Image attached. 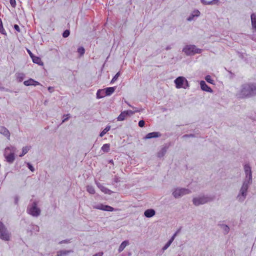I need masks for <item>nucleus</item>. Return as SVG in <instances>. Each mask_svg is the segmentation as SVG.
Returning <instances> with one entry per match:
<instances>
[{"label":"nucleus","instance_id":"30","mask_svg":"<svg viewBox=\"0 0 256 256\" xmlns=\"http://www.w3.org/2000/svg\"><path fill=\"white\" fill-rule=\"evenodd\" d=\"M110 126H107L100 133V136L102 137L108 131L110 130Z\"/></svg>","mask_w":256,"mask_h":256},{"label":"nucleus","instance_id":"49","mask_svg":"<svg viewBox=\"0 0 256 256\" xmlns=\"http://www.w3.org/2000/svg\"><path fill=\"white\" fill-rule=\"evenodd\" d=\"M70 242V240H63L60 241L59 242V244H63V243H68V242Z\"/></svg>","mask_w":256,"mask_h":256},{"label":"nucleus","instance_id":"20","mask_svg":"<svg viewBox=\"0 0 256 256\" xmlns=\"http://www.w3.org/2000/svg\"><path fill=\"white\" fill-rule=\"evenodd\" d=\"M201 2L204 5H212V4H218L219 2L218 0H212L210 1H207L206 0H200Z\"/></svg>","mask_w":256,"mask_h":256},{"label":"nucleus","instance_id":"14","mask_svg":"<svg viewBox=\"0 0 256 256\" xmlns=\"http://www.w3.org/2000/svg\"><path fill=\"white\" fill-rule=\"evenodd\" d=\"M24 84L26 86H38L40 85V84L34 80L32 78H30L28 80H26L24 82Z\"/></svg>","mask_w":256,"mask_h":256},{"label":"nucleus","instance_id":"18","mask_svg":"<svg viewBox=\"0 0 256 256\" xmlns=\"http://www.w3.org/2000/svg\"><path fill=\"white\" fill-rule=\"evenodd\" d=\"M30 230V234H32L34 232L36 234L40 231V228L38 226L35 224H32L30 226V228H28V230Z\"/></svg>","mask_w":256,"mask_h":256},{"label":"nucleus","instance_id":"55","mask_svg":"<svg viewBox=\"0 0 256 256\" xmlns=\"http://www.w3.org/2000/svg\"><path fill=\"white\" fill-rule=\"evenodd\" d=\"M171 46H168L166 47V50H168L171 49Z\"/></svg>","mask_w":256,"mask_h":256},{"label":"nucleus","instance_id":"10","mask_svg":"<svg viewBox=\"0 0 256 256\" xmlns=\"http://www.w3.org/2000/svg\"><path fill=\"white\" fill-rule=\"evenodd\" d=\"M134 114V112H133L131 110H124L120 114L117 118V120L118 121H122L124 120L128 116H130L133 114Z\"/></svg>","mask_w":256,"mask_h":256},{"label":"nucleus","instance_id":"3","mask_svg":"<svg viewBox=\"0 0 256 256\" xmlns=\"http://www.w3.org/2000/svg\"><path fill=\"white\" fill-rule=\"evenodd\" d=\"M214 196L202 195L194 198L192 199V202L194 206H198L201 204H204L208 202H212L214 200Z\"/></svg>","mask_w":256,"mask_h":256},{"label":"nucleus","instance_id":"40","mask_svg":"<svg viewBox=\"0 0 256 256\" xmlns=\"http://www.w3.org/2000/svg\"><path fill=\"white\" fill-rule=\"evenodd\" d=\"M196 137V136L194 134H184L182 136V138H194Z\"/></svg>","mask_w":256,"mask_h":256},{"label":"nucleus","instance_id":"29","mask_svg":"<svg viewBox=\"0 0 256 256\" xmlns=\"http://www.w3.org/2000/svg\"><path fill=\"white\" fill-rule=\"evenodd\" d=\"M30 146H26L22 148V153L20 155V156L22 157L26 154L30 150Z\"/></svg>","mask_w":256,"mask_h":256},{"label":"nucleus","instance_id":"24","mask_svg":"<svg viewBox=\"0 0 256 256\" xmlns=\"http://www.w3.org/2000/svg\"><path fill=\"white\" fill-rule=\"evenodd\" d=\"M129 244V242L128 240H126L122 242L118 248V252H122L124 248Z\"/></svg>","mask_w":256,"mask_h":256},{"label":"nucleus","instance_id":"34","mask_svg":"<svg viewBox=\"0 0 256 256\" xmlns=\"http://www.w3.org/2000/svg\"><path fill=\"white\" fill-rule=\"evenodd\" d=\"M120 72H118L114 76V78H112V80L110 82V83L112 84V83L114 82L117 80L118 78L120 76Z\"/></svg>","mask_w":256,"mask_h":256},{"label":"nucleus","instance_id":"7","mask_svg":"<svg viewBox=\"0 0 256 256\" xmlns=\"http://www.w3.org/2000/svg\"><path fill=\"white\" fill-rule=\"evenodd\" d=\"M10 234L7 228L2 222H0V238L5 241H8L10 240Z\"/></svg>","mask_w":256,"mask_h":256},{"label":"nucleus","instance_id":"27","mask_svg":"<svg viewBox=\"0 0 256 256\" xmlns=\"http://www.w3.org/2000/svg\"><path fill=\"white\" fill-rule=\"evenodd\" d=\"M167 148H168L166 146L162 148V149L158 152V158L164 156L166 152Z\"/></svg>","mask_w":256,"mask_h":256},{"label":"nucleus","instance_id":"25","mask_svg":"<svg viewBox=\"0 0 256 256\" xmlns=\"http://www.w3.org/2000/svg\"><path fill=\"white\" fill-rule=\"evenodd\" d=\"M32 60L33 62H34L35 64H38L40 66L43 65V62H42V60H41L40 58L34 56L32 58Z\"/></svg>","mask_w":256,"mask_h":256},{"label":"nucleus","instance_id":"44","mask_svg":"<svg viewBox=\"0 0 256 256\" xmlns=\"http://www.w3.org/2000/svg\"><path fill=\"white\" fill-rule=\"evenodd\" d=\"M0 91H6V92H11L9 89L6 88H5L2 86H0Z\"/></svg>","mask_w":256,"mask_h":256},{"label":"nucleus","instance_id":"56","mask_svg":"<svg viewBox=\"0 0 256 256\" xmlns=\"http://www.w3.org/2000/svg\"><path fill=\"white\" fill-rule=\"evenodd\" d=\"M110 163L113 164V160H110Z\"/></svg>","mask_w":256,"mask_h":256},{"label":"nucleus","instance_id":"54","mask_svg":"<svg viewBox=\"0 0 256 256\" xmlns=\"http://www.w3.org/2000/svg\"><path fill=\"white\" fill-rule=\"evenodd\" d=\"M18 201V197L16 196L14 198V202L16 204H17Z\"/></svg>","mask_w":256,"mask_h":256},{"label":"nucleus","instance_id":"38","mask_svg":"<svg viewBox=\"0 0 256 256\" xmlns=\"http://www.w3.org/2000/svg\"><path fill=\"white\" fill-rule=\"evenodd\" d=\"M170 241H168L166 244L164 246L162 250L163 251L166 250L171 244Z\"/></svg>","mask_w":256,"mask_h":256},{"label":"nucleus","instance_id":"41","mask_svg":"<svg viewBox=\"0 0 256 256\" xmlns=\"http://www.w3.org/2000/svg\"><path fill=\"white\" fill-rule=\"evenodd\" d=\"M189 86H190L188 82V81L186 79V80H185L184 86H182V88L186 89V88H188Z\"/></svg>","mask_w":256,"mask_h":256},{"label":"nucleus","instance_id":"13","mask_svg":"<svg viewBox=\"0 0 256 256\" xmlns=\"http://www.w3.org/2000/svg\"><path fill=\"white\" fill-rule=\"evenodd\" d=\"M161 134L160 132H152L148 134L144 137L145 139H150L152 138H158L161 136Z\"/></svg>","mask_w":256,"mask_h":256},{"label":"nucleus","instance_id":"8","mask_svg":"<svg viewBox=\"0 0 256 256\" xmlns=\"http://www.w3.org/2000/svg\"><path fill=\"white\" fill-rule=\"evenodd\" d=\"M190 192L191 191L188 188H176L172 192V194L174 198H178Z\"/></svg>","mask_w":256,"mask_h":256},{"label":"nucleus","instance_id":"53","mask_svg":"<svg viewBox=\"0 0 256 256\" xmlns=\"http://www.w3.org/2000/svg\"><path fill=\"white\" fill-rule=\"evenodd\" d=\"M193 17H194V16H193V15H192V16H189V17L188 18V19H187V20H188V21H190V20H192V18H193Z\"/></svg>","mask_w":256,"mask_h":256},{"label":"nucleus","instance_id":"35","mask_svg":"<svg viewBox=\"0 0 256 256\" xmlns=\"http://www.w3.org/2000/svg\"><path fill=\"white\" fill-rule=\"evenodd\" d=\"M205 80L208 83H210L211 84H214V80L212 78L211 76H209V75L206 76L205 77Z\"/></svg>","mask_w":256,"mask_h":256},{"label":"nucleus","instance_id":"50","mask_svg":"<svg viewBox=\"0 0 256 256\" xmlns=\"http://www.w3.org/2000/svg\"><path fill=\"white\" fill-rule=\"evenodd\" d=\"M103 255L102 252H99L93 255V256H102Z\"/></svg>","mask_w":256,"mask_h":256},{"label":"nucleus","instance_id":"16","mask_svg":"<svg viewBox=\"0 0 256 256\" xmlns=\"http://www.w3.org/2000/svg\"><path fill=\"white\" fill-rule=\"evenodd\" d=\"M72 252V250H60L57 252L56 256H66Z\"/></svg>","mask_w":256,"mask_h":256},{"label":"nucleus","instance_id":"1","mask_svg":"<svg viewBox=\"0 0 256 256\" xmlns=\"http://www.w3.org/2000/svg\"><path fill=\"white\" fill-rule=\"evenodd\" d=\"M244 170L246 177L242 182V186L236 196V199L239 202H244L248 195V189L252 183V172L249 164H245Z\"/></svg>","mask_w":256,"mask_h":256},{"label":"nucleus","instance_id":"47","mask_svg":"<svg viewBox=\"0 0 256 256\" xmlns=\"http://www.w3.org/2000/svg\"><path fill=\"white\" fill-rule=\"evenodd\" d=\"M14 28L18 32H20V28L18 24H14Z\"/></svg>","mask_w":256,"mask_h":256},{"label":"nucleus","instance_id":"46","mask_svg":"<svg viewBox=\"0 0 256 256\" xmlns=\"http://www.w3.org/2000/svg\"><path fill=\"white\" fill-rule=\"evenodd\" d=\"M114 182L118 183L120 182V178L118 176H115L113 180Z\"/></svg>","mask_w":256,"mask_h":256},{"label":"nucleus","instance_id":"12","mask_svg":"<svg viewBox=\"0 0 256 256\" xmlns=\"http://www.w3.org/2000/svg\"><path fill=\"white\" fill-rule=\"evenodd\" d=\"M201 89L205 92H212V90L206 83L204 80H201L200 82Z\"/></svg>","mask_w":256,"mask_h":256},{"label":"nucleus","instance_id":"28","mask_svg":"<svg viewBox=\"0 0 256 256\" xmlns=\"http://www.w3.org/2000/svg\"><path fill=\"white\" fill-rule=\"evenodd\" d=\"M101 150L104 152H108L110 150V144H104L102 146L101 148Z\"/></svg>","mask_w":256,"mask_h":256},{"label":"nucleus","instance_id":"17","mask_svg":"<svg viewBox=\"0 0 256 256\" xmlns=\"http://www.w3.org/2000/svg\"><path fill=\"white\" fill-rule=\"evenodd\" d=\"M156 212L154 209H148L144 212V216L146 218H152L155 215Z\"/></svg>","mask_w":256,"mask_h":256},{"label":"nucleus","instance_id":"5","mask_svg":"<svg viewBox=\"0 0 256 256\" xmlns=\"http://www.w3.org/2000/svg\"><path fill=\"white\" fill-rule=\"evenodd\" d=\"M40 210L38 207V202L34 201L31 204H29L27 208V212L33 216L38 217L40 214Z\"/></svg>","mask_w":256,"mask_h":256},{"label":"nucleus","instance_id":"22","mask_svg":"<svg viewBox=\"0 0 256 256\" xmlns=\"http://www.w3.org/2000/svg\"><path fill=\"white\" fill-rule=\"evenodd\" d=\"M106 96H110L115 90L116 87H108L104 89Z\"/></svg>","mask_w":256,"mask_h":256},{"label":"nucleus","instance_id":"23","mask_svg":"<svg viewBox=\"0 0 256 256\" xmlns=\"http://www.w3.org/2000/svg\"><path fill=\"white\" fill-rule=\"evenodd\" d=\"M98 186L100 188V190L104 194H110L112 192V191L110 190L109 189L107 188L104 186L100 184H97Z\"/></svg>","mask_w":256,"mask_h":256},{"label":"nucleus","instance_id":"19","mask_svg":"<svg viewBox=\"0 0 256 256\" xmlns=\"http://www.w3.org/2000/svg\"><path fill=\"white\" fill-rule=\"evenodd\" d=\"M0 133L6 136V138H8V139L10 138V132L9 130L5 127L2 126L0 128Z\"/></svg>","mask_w":256,"mask_h":256},{"label":"nucleus","instance_id":"37","mask_svg":"<svg viewBox=\"0 0 256 256\" xmlns=\"http://www.w3.org/2000/svg\"><path fill=\"white\" fill-rule=\"evenodd\" d=\"M70 34V32L69 30H64L62 34V36L64 38H67L69 36Z\"/></svg>","mask_w":256,"mask_h":256},{"label":"nucleus","instance_id":"11","mask_svg":"<svg viewBox=\"0 0 256 256\" xmlns=\"http://www.w3.org/2000/svg\"><path fill=\"white\" fill-rule=\"evenodd\" d=\"M185 80H186V78L183 76H178L177 78L174 80L176 88H182Z\"/></svg>","mask_w":256,"mask_h":256},{"label":"nucleus","instance_id":"32","mask_svg":"<svg viewBox=\"0 0 256 256\" xmlns=\"http://www.w3.org/2000/svg\"><path fill=\"white\" fill-rule=\"evenodd\" d=\"M0 32L2 34H4V35L6 34V32L4 30V26H3L2 20L0 18Z\"/></svg>","mask_w":256,"mask_h":256},{"label":"nucleus","instance_id":"39","mask_svg":"<svg viewBox=\"0 0 256 256\" xmlns=\"http://www.w3.org/2000/svg\"><path fill=\"white\" fill-rule=\"evenodd\" d=\"M27 166L31 172H34V168L30 162L27 163Z\"/></svg>","mask_w":256,"mask_h":256},{"label":"nucleus","instance_id":"26","mask_svg":"<svg viewBox=\"0 0 256 256\" xmlns=\"http://www.w3.org/2000/svg\"><path fill=\"white\" fill-rule=\"evenodd\" d=\"M106 96L105 92L104 89L98 90L96 92V98H101Z\"/></svg>","mask_w":256,"mask_h":256},{"label":"nucleus","instance_id":"51","mask_svg":"<svg viewBox=\"0 0 256 256\" xmlns=\"http://www.w3.org/2000/svg\"><path fill=\"white\" fill-rule=\"evenodd\" d=\"M28 53L31 58H32L34 56V54L30 52V50H28Z\"/></svg>","mask_w":256,"mask_h":256},{"label":"nucleus","instance_id":"21","mask_svg":"<svg viewBox=\"0 0 256 256\" xmlns=\"http://www.w3.org/2000/svg\"><path fill=\"white\" fill-rule=\"evenodd\" d=\"M250 18L252 28L256 32V14L252 13L250 16Z\"/></svg>","mask_w":256,"mask_h":256},{"label":"nucleus","instance_id":"45","mask_svg":"<svg viewBox=\"0 0 256 256\" xmlns=\"http://www.w3.org/2000/svg\"><path fill=\"white\" fill-rule=\"evenodd\" d=\"M64 116L66 118L62 120V123L68 120V119L70 118V114H68L66 115H64Z\"/></svg>","mask_w":256,"mask_h":256},{"label":"nucleus","instance_id":"42","mask_svg":"<svg viewBox=\"0 0 256 256\" xmlns=\"http://www.w3.org/2000/svg\"><path fill=\"white\" fill-rule=\"evenodd\" d=\"M145 124V122L144 120H140L138 122V126L140 128L144 126Z\"/></svg>","mask_w":256,"mask_h":256},{"label":"nucleus","instance_id":"15","mask_svg":"<svg viewBox=\"0 0 256 256\" xmlns=\"http://www.w3.org/2000/svg\"><path fill=\"white\" fill-rule=\"evenodd\" d=\"M218 226L222 230L223 234L224 235L228 234L230 232V228L228 225L220 223L218 224Z\"/></svg>","mask_w":256,"mask_h":256},{"label":"nucleus","instance_id":"36","mask_svg":"<svg viewBox=\"0 0 256 256\" xmlns=\"http://www.w3.org/2000/svg\"><path fill=\"white\" fill-rule=\"evenodd\" d=\"M78 54H80V56H82L84 54V48L82 46L80 47L78 49Z\"/></svg>","mask_w":256,"mask_h":256},{"label":"nucleus","instance_id":"48","mask_svg":"<svg viewBox=\"0 0 256 256\" xmlns=\"http://www.w3.org/2000/svg\"><path fill=\"white\" fill-rule=\"evenodd\" d=\"M177 234V232H176L172 236V237L170 238V240H168V241H170V243H172V242L174 241L176 235Z\"/></svg>","mask_w":256,"mask_h":256},{"label":"nucleus","instance_id":"52","mask_svg":"<svg viewBox=\"0 0 256 256\" xmlns=\"http://www.w3.org/2000/svg\"><path fill=\"white\" fill-rule=\"evenodd\" d=\"M48 90H49V92H52L53 91V90H54V88L53 87H51V86H49L48 88Z\"/></svg>","mask_w":256,"mask_h":256},{"label":"nucleus","instance_id":"6","mask_svg":"<svg viewBox=\"0 0 256 256\" xmlns=\"http://www.w3.org/2000/svg\"><path fill=\"white\" fill-rule=\"evenodd\" d=\"M186 55L192 56L196 54H200L202 50L198 48L194 45H187L182 50Z\"/></svg>","mask_w":256,"mask_h":256},{"label":"nucleus","instance_id":"31","mask_svg":"<svg viewBox=\"0 0 256 256\" xmlns=\"http://www.w3.org/2000/svg\"><path fill=\"white\" fill-rule=\"evenodd\" d=\"M25 76V75L23 73H18L17 74V80L18 82H22Z\"/></svg>","mask_w":256,"mask_h":256},{"label":"nucleus","instance_id":"33","mask_svg":"<svg viewBox=\"0 0 256 256\" xmlns=\"http://www.w3.org/2000/svg\"><path fill=\"white\" fill-rule=\"evenodd\" d=\"M86 190L90 194H94L95 193L94 188L92 186H86Z\"/></svg>","mask_w":256,"mask_h":256},{"label":"nucleus","instance_id":"43","mask_svg":"<svg viewBox=\"0 0 256 256\" xmlns=\"http://www.w3.org/2000/svg\"><path fill=\"white\" fill-rule=\"evenodd\" d=\"M10 2L11 6L13 8H14L16 6V0H10Z\"/></svg>","mask_w":256,"mask_h":256},{"label":"nucleus","instance_id":"4","mask_svg":"<svg viewBox=\"0 0 256 256\" xmlns=\"http://www.w3.org/2000/svg\"><path fill=\"white\" fill-rule=\"evenodd\" d=\"M16 148L14 146L7 147L5 148L4 156L6 160V161L12 164L14 160V152H16Z\"/></svg>","mask_w":256,"mask_h":256},{"label":"nucleus","instance_id":"9","mask_svg":"<svg viewBox=\"0 0 256 256\" xmlns=\"http://www.w3.org/2000/svg\"><path fill=\"white\" fill-rule=\"evenodd\" d=\"M93 208L95 209L106 212H114L116 210L114 208L108 205H104L102 204H98L94 206Z\"/></svg>","mask_w":256,"mask_h":256},{"label":"nucleus","instance_id":"2","mask_svg":"<svg viewBox=\"0 0 256 256\" xmlns=\"http://www.w3.org/2000/svg\"><path fill=\"white\" fill-rule=\"evenodd\" d=\"M256 96V83L246 82L242 84L236 93L238 98H250Z\"/></svg>","mask_w":256,"mask_h":256}]
</instances>
